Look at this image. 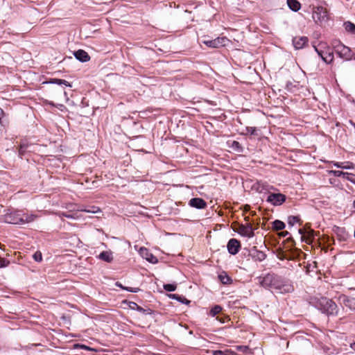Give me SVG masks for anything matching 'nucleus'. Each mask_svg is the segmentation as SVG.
<instances>
[{"label": "nucleus", "mask_w": 355, "mask_h": 355, "mask_svg": "<svg viewBox=\"0 0 355 355\" xmlns=\"http://www.w3.org/2000/svg\"><path fill=\"white\" fill-rule=\"evenodd\" d=\"M68 105L77 106L80 105L83 102L81 93L75 89L71 90V93L68 92Z\"/></svg>", "instance_id": "obj_9"}, {"label": "nucleus", "mask_w": 355, "mask_h": 355, "mask_svg": "<svg viewBox=\"0 0 355 355\" xmlns=\"http://www.w3.org/2000/svg\"><path fill=\"white\" fill-rule=\"evenodd\" d=\"M33 257L34 260L37 262H40L42 260V255L40 252H36L33 255Z\"/></svg>", "instance_id": "obj_40"}, {"label": "nucleus", "mask_w": 355, "mask_h": 355, "mask_svg": "<svg viewBox=\"0 0 355 355\" xmlns=\"http://www.w3.org/2000/svg\"><path fill=\"white\" fill-rule=\"evenodd\" d=\"M222 307L220 305H215L209 311V315L214 317L222 311Z\"/></svg>", "instance_id": "obj_33"}, {"label": "nucleus", "mask_w": 355, "mask_h": 355, "mask_svg": "<svg viewBox=\"0 0 355 355\" xmlns=\"http://www.w3.org/2000/svg\"><path fill=\"white\" fill-rule=\"evenodd\" d=\"M116 286L117 287H119V288H122L123 290H124V288H125V286H123V285H122V284H121V283H120V282H117L116 283Z\"/></svg>", "instance_id": "obj_45"}, {"label": "nucleus", "mask_w": 355, "mask_h": 355, "mask_svg": "<svg viewBox=\"0 0 355 355\" xmlns=\"http://www.w3.org/2000/svg\"><path fill=\"white\" fill-rule=\"evenodd\" d=\"M292 87H293V85L291 82L288 81L286 83V88L288 90H291Z\"/></svg>", "instance_id": "obj_44"}, {"label": "nucleus", "mask_w": 355, "mask_h": 355, "mask_svg": "<svg viewBox=\"0 0 355 355\" xmlns=\"http://www.w3.org/2000/svg\"><path fill=\"white\" fill-rule=\"evenodd\" d=\"M236 348L237 350L242 352L243 353H248V352L250 350L248 346L245 345H237Z\"/></svg>", "instance_id": "obj_39"}, {"label": "nucleus", "mask_w": 355, "mask_h": 355, "mask_svg": "<svg viewBox=\"0 0 355 355\" xmlns=\"http://www.w3.org/2000/svg\"><path fill=\"white\" fill-rule=\"evenodd\" d=\"M349 123L355 128V123L353 122L352 120L349 121Z\"/></svg>", "instance_id": "obj_49"}, {"label": "nucleus", "mask_w": 355, "mask_h": 355, "mask_svg": "<svg viewBox=\"0 0 355 355\" xmlns=\"http://www.w3.org/2000/svg\"><path fill=\"white\" fill-rule=\"evenodd\" d=\"M343 26L348 33L355 35V24L349 21H345Z\"/></svg>", "instance_id": "obj_26"}, {"label": "nucleus", "mask_w": 355, "mask_h": 355, "mask_svg": "<svg viewBox=\"0 0 355 355\" xmlns=\"http://www.w3.org/2000/svg\"><path fill=\"white\" fill-rule=\"evenodd\" d=\"M3 116H4V112H3V109L0 107V124L1 125H3Z\"/></svg>", "instance_id": "obj_42"}, {"label": "nucleus", "mask_w": 355, "mask_h": 355, "mask_svg": "<svg viewBox=\"0 0 355 355\" xmlns=\"http://www.w3.org/2000/svg\"><path fill=\"white\" fill-rule=\"evenodd\" d=\"M288 234H289V232L286 231V232H282L281 236L284 237V236H287Z\"/></svg>", "instance_id": "obj_47"}, {"label": "nucleus", "mask_w": 355, "mask_h": 355, "mask_svg": "<svg viewBox=\"0 0 355 355\" xmlns=\"http://www.w3.org/2000/svg\"><path fill=\"white\" fill-rule=\"evenodd\" d=\"M168 297L180 302L182 304H189L191 302V301L187 300L185 297L178 294H170Z\"/></svg>", "instance_id": "obj_25"}, {"label": "nucleus", "mask_w": 355, "mask_h": 355, "mask_svg": "<svg viewBox=\"0 0 355 355\" xmlns=\"http://www.w3.org/2000/svg\"><path fill=\"white\" fill-rule=\"evenodd\" d=\"M352 207L354 209L353 211L355 213V200H354V202L352 203Z\"/></svg>", "instance_id": "obj_48"}, {"label": "nucleus", "mask_w": 355, "mask_h": 355, "mask_svg": "<svg viewBox=\"0 0 355 355\" xmlns=\"http://www.w3.org/2000/svg\"><path fill=\"white\" fill-rule=\"evenodd\" d=\"M314 49L318 55L326 64H331L334 60V52L325 44H320V48L314 46Z\"/></svg>", "instance_id": "obj_5"}, {"label": "nucleus", "mask_w": 355, "mask_h": 355, "mask_svg": "<svg viewBox=\"0 0 355 355\" xmlns=\"http://www.w3.org/2000/svg\"><path fill=\"white\" fill-rule=\"evenodd\" d=\"M332 232L340 241H346L349 237V234L345 227L335 225L332 228Z\"/></svg>", "instance_id": "obj_14"}, {"label": "nucleus", "mask_w": 355, "mask_h": 355, "mask_svg": "<svg viewBox=\"0 0 355 355\" xmlns=\"http://www.w3.org/2000/svg\"><path fill=\"white\" fill-rule=\"evenodd\" d=\"M67 87H71V85H70V83H68Z\"/></svg>", "instance_id": "obj_51"}, {"label": "nucleus", "mask_w": 355, "mask_h": 355, "mask_svg": "<svg viewBox=\"0 0 355 355\" xmlns=\"http://www.w3.org/2000/svg\"><path fill=\"white\" fill-rule=\"evenodd\" d=\"M69 239H70V241H68V243L73 247L78 246L80 243L79 238L76 235L68 236V240Z\"/></svg>", "instance_id": "obj_31"}, {"label": "nucleus", "mask_w": 355, "mask_h": 355, "mask_svg": "<svg viewBox=\"0 0 355 355\" xmlns=\"http://www.w3.org/2000/svg\"><path fill=\"white\" fill-rule=\"evenodd\" d=\"M128 305L130 309L136 310L138 312L144 314V315H150L153 313V311L150 309H144L143 307L139 306L136 302H128Z\"/></svg>", "instance_id": "obj_19"}, {"label": "nucleus", "mask_w": 355, "mask_h": 355, "mask_svg": "<svg viewBox=\"0 0 355 355\" xmlns=\"http://www.w3.org/2000/svg\"><path fill=\"white\" fill-rule=\"evenodd\" d=\"M98 258L105 262L111 263L113 260L112 252L111 251H103L99 254Z\"/></svg>", "instance_id": "obj_20"}, {"label": "nucleus", "mask_w": 355, "mask_h": 355, "mask_svg": "<svg viewBox=\"0 0 355 355\" xmlns=\"http://www.w3.org/2000/svg\"><path fill=\"white\" fill-rule=\"evenodd\" d=\"M68 251H73L72 249H68Z\"/></svg>", "instance_id": "obj_52"}, {"label": "nucleus", "mask_w": 355, "mask_h": 355, "mask_svg": "<svg viewBox=\"0 0 355 355\" xmlns=\"http://www.w3.org/2000/svg\"><path fill=\"white\" fill-rule=\"evenodd\" d=\"M68 349H84L86 350L92 351L93 349L91 347L86 346L85 345L79 344V343H74L71 342H68Z\"/></svg>", "instance_id": "obj_23"}, {"label": "nucleus", "mask_w": 355, "mask_h": 355, "mask_svg": "<svg viewBox=\"0 0 355 355\" xmlns=\"http://www.w3.org/2000/svg\"><path fill=\"white\" fill-rule=\"evenodd\" d=\"M292 42L295 49H301L308 44L309 39L306 36L295 37Z\"/></svg>", "instance_id": "obj_16"}, {"label": "nucleus", "mask_w": 355, "mask_h": 355, "mask_svg": "<svg viewBox=\"0 0 355 355\" xmlns=\"http://www.w3.org/2000/svg\"><path fill=\"white\" fill-rule=\"evenodd\" d=\"M299 220L297 216H291L288 218V223L290 225H293L295 223H297Z\"/></svg>", "instance_id": "obj_37"}, {"label": "nucleus", "mask_w": 355, "mask_h": 355, "mask_svg": "<svg viewBox=\"0 0 355 355\" xmlns=\"http://www.w3.org/2000/svg\"><path fill=\"white\" fill-rule=\"evenodd\" d=\"M268 185H265L264 184H261V189L259 191V192H262L263 190H267L266 187Z\"/></svg>", "instance_id": "obj_46"}, {"label": "nucleus", "mask_w": 355, "mask_h": 355, "mask_svg": "<svg viewBox=\"0 0 355 355\" xmlns=\"http://www.w3.org/2000/svg\"><path fill=\"white\" fill-rule=\"evenodd\" d=\"M285 223L282 220H275L272 222V228L275 230H282L285 228Z\"/></svg>", "instance_id": "obj_30"}, {"label": "nucleus", "mask_w": 355, "mask_h": 355, "mask_svg": "<svg viewBox=\"0 0 355 355\" xmlns=\"http://www.w3.org/2000/svg\"><path fill=\"white\" fill-rule=\"evenodd\" d=\"M288 8L293 12H297L301 8V3L297 0H287Z\"/></svg>", "instance_id": "obj_21"}, {"label": "nucleus", "mask_w": 355, "mask_h": 355, "mask_svg": "<svg viewBox=\"0 0 355 355\" xmlns=\"http://www.w3.org/2000/svg\"><path fill=\"white\" fill-rule=\"evenodd\" d=\"M213 355H239L231 349L222 350H214L212 352Z\"/></svg>", "instance_id": "obj_29"}, {"label": "nucleus", "mask_w": 355, "mask_h": 355, "mask_svg": "<svg viewBox=\"0 0 355 355\" xmlns=\"http://www.w3.org/2000/svg\"><path fill=\"white\" fill-rule=\"evenodd\" d=\"M351 347L355 351V342L351 345Z\"/></svg>", "instance_id": "obj_50"}, {"label": "nucleus", "mask_w": 355, "mask_h": 355, "mask_svg": "<svg viewBox=\"0 0 355 355\" xmlns=\"http://www.w3.org/2000/svg\"><path fill=\"white\" fill-rule=\"evenodd\" d=\"M225 37H216L214 40H205L202 42L210 48H219L225 45Z\"/></svg>", "instance_id": "obj_12"}, {"label": "nucleus", "mask_w": 355, "mask_h": 355, "mask_svg": "<svg viewBox=\"0 0 355 355\" xmlns=\"http://www.w3.org/2000/svg\"><path fill=\"white\" fill-rule=\"evenodd\" d=\"M309 303L329 317L338 314L339 309L336 303L326 297H311Z\"/></svg>", "instance_id": "obj_2"}, {"label": "nucleus", "mask_w": 355, "mask_h": 355, "mask_svg": "<svg viewBox=\"0 0 355 355\" xmlns=\"http://www.w3.org/2000/svg\"><path fill=\"white\" fill-rule=\"evenodd\" d=\"M227 248L230 254L235 255L241 249V243L236 239H231L227 242Z\"/></svg>", "instance_id": "obj_11"}, {"label": "nucleus", "mask_w": 355, "mask_h": 355, "mask_svg": "<svg viewBox=\"0 0 355 355\" xmlns=\"http://www.w3.org/2000/svg\"><path fill=\"white\" fill-rule=\"evenodd\" d=\"M338 173V176L342 175L343 178L350 181L352 183L355 184V175L353 173H349L347 172H342V171H336Z\"/></svg>", "instance_id": "obj_24"}, {"label": "nucleus", "mask_w": 355, "mask_h": 355, "mask_svg": "<svg viewBox=\"0 0 355 355\" xmlns=\"http://www.w3.org/2000/svg\"><path fill=\"white\" fill-rule=\"evenodd\" d=\"M4 214L1 216L2 221L13 224L24 225L31 223L35 220L36 216L33 214L24 213L21 210L6 209Z\"/></svg>", "instance_id": "obj_3"}, {"label": "nucleus", "mask_w": 355, "mask_h": 355, "mask_svg": "<svg viewBox=\"0 0 355 355\" xmlns=\"http://www.w3.org/2000/svg\"><path fill=\"white\" fill-rule=\"evenodd\" d=\"M339 300L351 310H355V297H349L345 295H341L339 297Z\"/></svg>", "instance_id": "obj_18"}, {"label": "nucleus", "mask_w": 355, "mask_h": 355, "mask_svg": "<svg viewBox=\"0 0 355 355\" xmlns=\"http://www.w3.org/2000/svg\"><path fill=\"white\" fill-rule=\"evenodd\" d=\"M73 205L68 203V219H79L83 218V213L97 214L101 213V210L96 206H88L84 209H78L76 211L73 210Z\"/></svg>", "instance_id": "obj_4"}, {"label": "nucleus", "mask_w": 355, "mask_h": 355, "mask_svg": "<svg viewBox=\"0 0 355 355\" xmlns=\"http://www.w3.org/2000/svg\"><path fill=\"white\" fill-rule=\"evenodd\" d=\"M10 264V261L0 257V268L7 267Z\"/></svg>", "instance_id": "obj_38"}, {"label": "nucleus", "mask_w": 355, "mask_h": 355, "mask_svg": "<svg viewBox=\"0 0 355 355\" xmlns=\"http://www.w3.org/2000/svg\"><path fill=\"white\" fill-rule=\"evenodd\" d=\"M229 146L237 153H243V147L237 141H232L231 144H230Z\"/></svg>", "instance_id": "obj_28"}, {"label": "nucleus", "mask_w": 355, "mask_h": 355, "mask_svg": "<svg viewBox=\"0 0 355 355\" xmlns=\"http://www.w3.org/2000/svg\"><path fill=\"white\" fill-rule=\"evenodd\" d=\"M237 232L242 236L252 238L254 236V229L250 223L239 225Z\"/></svg>", "instance_id": "obj_10"}, {"label": "nucleus", "mask_w": 355, "mask_h": 355, "mask_svg": "<svg viewBox=\"0 0 355 355\" xmlns=\"http://www.w3.org/2000/svg\"><path fill=\"white\" fill-rule=\"evenodd\" d=\"M245 132H241V135H247L248 133H250L251 135H257V128L255 127H245Z\"/></svg>", "instance_id": "obj_32"}, {"label": "nucleus", "mask_w": 355, "mask_h": 355, "mask_svg": "<svg viewBox=\"0 0 355 355\" xmlns=\"http://www.w3.org/2000/svg\"><path fill=\"white\" fill-rule=\"evenodd\" d=\"M28 148V145L26 144H21L19 148V156L22 158V157L25 155L27 148Z\"/></svg>", "instance_id": "obj_35"}, {"label": "nucleus", "mask_w": 355, "mask_h": 355, "mask_svg": "<svg viewBox=\"0 0 355 355\" xmlns=\"http://www.w3.org/2000/svg\"><path fill=\"white\" fill-rule=\"evenodd\" d=\"M249 256L255 261L261 262L265 260L267 257L266 254L261 250L257 249L256 247H253L249 251Z\"/></svg>", "instance_id": "obj_13"}, {"label": "nucleus", "mask_w": 355, "mask_h": 355, "mask_svg": "<svg viewBox=\"0 0 355 355\" xmlns=\"http://www.w3.org/2000/svg\"><path fill=\"white\" fill-rule=\"evenodd\" d=\"M218 279L223 284L228 285L232 283V279L225 272H222L218 275Z\"/></svg>", "instance_id": "obj_22"}, {"label": "nucleus", "mask_w": 355, "mask_h": 355, "mask_svg": "<svg viewBox=\"0 0 355 355\" xmlns=\"http://www.w3.org/2000/svg\"><path fill=\"white\" fill-rule=\"evenodd\" d=\"M53 105L56 106L60 110L63 111L65 109V106L62 104H58L57 105H55L54 103H51Z\"/></svg>", "instance_id": "obj_43"}, {"label": "nucleus", "mask_w": 355, "mask_h": 355, "mask_svg": "<svg viewBox=\"0 0 355 355\" xmlns=\"http://www.w3.org/2000/svg\"><path fill=\"white\" fill-rule=\"evenodd\" d=\"M299 234H301L302 241L308 244H311L315 236H318L319 232H315L313 230H309L306 232V234L304 235L303 230L300 229Z\"/></svg>", "instance_id": "obj_15"}, {"label": "nucleus", "mask_w": 355, "mask_h": 355, "mask_svg": "<svg viewBox=\"0 0 355 355\" xmlns=\"http://www.w3.org/2000/svg\"><path fill=\"white\" fill-rule=\"evenodd\" d=\"M286 200V196L281 193H270L268 194L266 202L273 206H280Z\"/></svg>", "instance_id": "obj_7"}, {"label": "nucleus", "mask_w": 355, "mask_h": 355, "mask_svg": "<svg viewBox=\"0 0 355 355\" xmlns=\"http://www.w3.org/2000/svg\"><path fill=\"white\" fill-rule=\"evenodd\" d=\"M141 251L144 250L146 252V259L148 262L152 263H156L158 262L157 258L155 256H154L153 254L149 253L146 248H141Z\"/></svg>", "instance_id": "obj_27"}, {"label": "nucleus", "mask_w": 355, "mask_h": 355, "mask_svg": "<svg viewBox=\"0 0 355 355\" xmlns=\"http://www.w3.org/2000/svg\"><path fill=\"white\" fill-rule=\"evenodd\" d=\"M46 83L58 84V85H67V80L58 78H50L49 80L46 81Z\"/></svg>", "instance_id": "obj_34"}, {"label": "nucleus", "mask_w": 355, "mask_h": 355, "mask_svg": "<svg viewBox=\"0 0 355 355\" xmlns=\"http://www.w3.org/2000/svg\"><path fill=\"white\" fill-rule=\"evenodd\" d=\"M163 287L166 291L173 292L176 290L177 285L175 284H166L163 286Z\"/></svg>", "instance_id": "obj_36"}, {"label": "nucleus", "mask_w": 355, "mask_h": 355, "mask_svg": "<svg viewBox=\"0 0 355 355\" xmlns=\"http://www.w3.org/2000/svg\"><path fill=\"white\" fill-rule=\"evenodd\" d=\"M124 290L132 293H138L140 291V288L125 286Z\"/></svg>", "instance_id": "obj_41"}, {"label": "nucleus", "mask_w": 355, "mask_h": 355, "mask_svg": "<svg viewBox=\"0 0 355 355\" xmlns=\"http://www.w3.org/2000/svg\"><path fill=\"white\" fill-rule=\"evenodd\" d=\"M189 205L194 208L202 209L207 207L206 201L200 198H193L189 201Z\"/></svg>", "instance_id": "obj_17"}, {"label": "nucleus", "mask_w": 355, "mask_h": 355, "mask_svg": "<svg viewBox=\"0 0 355 355\" xmlns=\"http://www.w3.org/2000/svg\"><path fill=\"white\" fill-rule=\"evenodd\" d=\"M259 284L267 289H273L279 293H289L294 291L291 282L273 272L259 277Z\"/></svg>", "instance_id": "obj_1"}, {"label": "nucleus", "mask_w": 355, "mask_h": 355, "mask_svg": "<svg viewBox=\"0 0 355 355\" xmlns=\"http://www.w3.org/2000/svg\"><path fill=\"white\" fill-rule=\"evenodd\" d=\"M335 53L345 60H350L352 57V50L349 47L344 45L340 41L334 46Z\"/></svg>", "instance_id": "obj_6"}, {"label": "nucleus", "mask_w": 355, "mask_h": 355, "mask_svg": "<svg viewBox=\"0 0 355 355\" xmlns=\"http://www.w3.org/2000/svg\"><path fill=\"white\" fill-rule=\"evenodd\" d=\"M72 54L74 57L68 55V60L70 62H75L76 60H78L81 62H86L90 60L89 54L82 49L73 51Z\"/></svg>", "instance_id": "obj_8"}]
</instances>
